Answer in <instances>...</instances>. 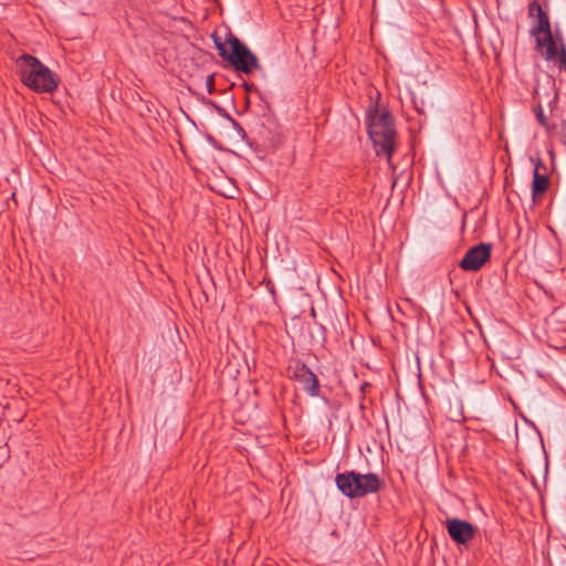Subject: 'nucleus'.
I'll use <instances>...</instances> for the list:
<instances>
[{"instance_id":"obj_1","label":"nucleus","mask_w":566,"mask_h":566,"mask_svg":"<svg viewBox=\"0 0 566 566\" xmlns=\"http://www.w3.org/2000/svg\"><path fill=\"white\" fill-rule=\"evenodd\" d=\"M366 119L367 132L377 154H384L390 159L396 135L392 115L387 109H379L378 104H371L367 109Z\"/></svg>"},{"instance_id":"obj_2","label":"nucleus","mask_w":566,"mask_h":566,"mask_svg":"<svg viewBox=\"0 0 566 566\" xmlns=\"http://www.w3.org/2000/svg\"><path fill=\"white\" fill-rule=\"evenodd\" d=\"M21 82L36 93H53L59 85V77L38 57L22 54L17 60Z\"/></svg>"},{"instance_id":"obj_3","label":"nucleus","mask_w":566,"mask_h":566,"mask_svg":"<svg viewBox=\"0 0 566 566\" xmlns=\"http://www.w3.org/2000/svg\"><path fill=\"white\" fill-rule=\"evenodd\" d=\"M337 489L348 499L364 497L379 492L385 482L374 472L361 474L356 471H345L335 476Z\"/></svg>"},{"instance_id":"obj_4","label":"nucleus","mask_w":566,"mask_h":566,"mask_svg":"<svg viewBox=\"0 0 566 566\" xmlns=\"http://www.w3.org/2000/svg\"><path fill=\"white\" fill-rule=\"evenodd\" d=\"M213 40L219 55L229 61L234 70L250 74L261 67L256 55L233 34L230 33L224 42L218 36Z\"/></svg>"},{"instance_id":"obj_5","label":"nucleus","mask_w":566,"mask_h":566,"mask_svg":"<svg viewBox=\"0 0 566 566\" xmlns=\"http://www.w3.org/2000/svg\"><path fill=\"white\" fill-rule=\"evenodd\" d=\"M289 377L298 381L304 391L311 397L319 395V381L317 376L307 367L306 364L295 360L287 367Z\"/></svg>"},{"instance_id":"obj_6","label":"nucleus","mask_w":566,"mask_h":566,"mask_svg":"<svg viewBox=\"0 0 566 566\" xmlns=\"http://www.w3.org/2000/svg\"><path fill=\"white\" fill-rule=\"evenodd\" d=\"M532 36L535 39L536 51L539 52L542 57L547 62L555 61L557 59L558 49L565 44L557 29L554 32L552 30Z\"/></svg>"},{"instance_id":"obj_7","label":"nucleus","mask_w":566,"mask_h":566,"mask_svg":"<svg viewBox=\"0 0 566 566\" xmlns=\"http://www.w3.org/2000/svg\"><path fill=\"white\" fill-rule=\"evenodd\" d=\"M491 252L492 245L481 242L465 252L459 266L464 271L476 272L490 260Z\"/></svg>"},{"instance_id":"obj_8","label":"nucleus","mask_w":566,"mask_h":566,"mask_svg":"<svg viewBox=\"0 0 566 566\" xmlns=\"http://www.w3.org/2000/svg\"><path fill=\"white\" fill-rule=\"evenodd\" d=\"M446 527L450 538L459 545H467L478 531L472 523L457 517L448 518Z\"/></svg>"},{"instance_id":"obj_9","label":"nucleus","mask_w":566,"mask_h":566,"mask_svg":"<svg viewBox=\"0 0 566 566\" xmlns=\"http://www.w3.org/2000/svg\"><path fill=\"white\" fill-rule=\"evenodd\" d=\"M528 15L533 19V23L530 29L531 36L552 31L549 17L537 1H532L528 4Z\"/></svg>"},{"instance_id":"obj_10","label":"nucleus","mask_w":566,"mask_h":566,"mask_svg":"<svg viewBox=\"0 0 566 566\" xmlns=\"http://www.w3.org/2000/svg\"><path fill=\"white\" fill-rule=\"evenodd\" d=\"M549 188V177L547 172L533 171L532 195L535 198L543 195Z\"/></svg>"},{"instance_id":"obj_11","label":"nucleus","mask_w":566,"mask_h":566,"mask_svg":"<svg viewBox=\"0 0 566 566\" xmlns=\"http://www.w3.org/2000/svg\"><path fill=\"white\" fill-rule=\"evenodd\" d=\"M553 62L557 65L559 71L566 72V44H563L558 49L557 59Z\"/></svg>"},{"instance_id":"obj_12","label":"nucleus","mask_w":566,"mask_h":566,"mask_svg":"<svg viewBox=\"0 0 566 566\" xmlns=\"http://www.w3.org/2000/svg\"><path fill=\"white\" fill-rule=\"evenodd\" d=\"M531 161L534 165V171L547 172V167L539 157H531Z\"/></svg>"},{"instance_id":"obj_13","label":"nucleus","mask_w":566,"mask_h":566,"mask_svg":"<svg viewBox=\"0 0 566 566\" xmlns=\"http://www.w3.org/2000/svg\"><path fill=\"white\" fill-rule=\"evenodd\" d=\"M535 115H536V118H537L538 123H539L542 126H546L547 120H546V117H545V115H544L543 108H542L541 106H538V107L535 109Z\"/></svg>"},{"instance_id":"obj_14","label":"nucleus","mask_w":566,"mask_h":566,"mask_svg":"<svg viewBox=\"0 0 566 566\" xmlns=\"http://www.w3.org/2000/svg\"><path fill=\"white\" fill-rule=\"evenodd\" d=\"M213 82H214V80H213V75H209V76L207 77V86H208L209 92H211V87H212V85H213Z\"/></svg>"},{"instance_id":"obj_15","label":"nucleus","mask_w":566,"mask_h":566,"mask_svg":"<svg viewBox=\"0 0 566 566\" xmlns=\"http://www.w3.org/2000/svg\"><path fill=\"white\" fill-rule=\"evenodd\" d=\"M244 86H245L247 92L255 91V92L260 93V92L258 91V88H256V87H254V85H253V84H247V83H245V84H244Z\"/></svg>"},{"instance_id":"obj_16","label":"nucleus","mask_w":566,"mask_h":566,"mask_svg":"<svg viewBox=\"0 0 566 566\" xmlns=\"http://www.w3.org/2000/svg\"><path fill=\"white\" fill-rule=\"evenodd\" d=\"M370 387H371V385H370L369 382H364V384L360 386V391H361V392H366V390H367L368 388H370Z\"/></svg>"},{"instance_id":"obj_17","label":"nucleus","mask_w":566,"mask_h":566,"mask_svg":"<svg viewBox=\"0 0 566 566\" xmlns=\"http://www.w3.org/2000/svg\"><path fill=\"white\" fill-rule=\"evenodd\" d=\"M562 130H563L564 133H566V122H563V123H562Z\"/></svg>"},{"instance_id":"obj_18","label":"nucleus","mask_w":566,"mask_h":566,"mask_svg":"<svg viewBox=\"0 0 566 566\" xmlns=\"http://www.w3.org/2000/svg\"><path fill=\"white\" fill-rule=\"evenodd\" d=\"M416 108L419 113H422V109L418 108V106L416 105Z\"/></svg>"}]
</instances>
